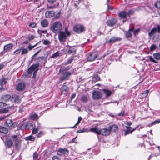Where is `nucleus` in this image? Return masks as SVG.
Listing matches in <instances>:
<instances>
[{
	"label": "nucleus",
	"mask_w": 160,
	"mask_h": 160,
	"mask_svg": "<svg viewBox=\"0 0 160 160\" xmlns=\"http://www.w3.org/2000/svg\"><path fill=\"white\" fill-rule=\"evenodd\" d=\"M68 54H72V55H74L76 54V50L74 48H72L71 49L72 47L68 45Z\"/></svg>",
	"instance_id": "4be33fe9"
},
{
	"label": "nucleus",
	"mask_w": 160,
	"mask_h": 160,
	"mask_svg": "<svg viewBox=\"0 0 160 160\" xmlns=\"http://www.w3.org/2000/svg\"><path fill=\"white\" fill-rule=\"evenodd\" d=\"M60 12H58V14L56 15L55 16V18L56 19H58L60 17Z\"/></svg>",
	"instance_id": "69168bd1"
},
{
	"label": "nucleus",
	"mask_w": 160,
	"mask_h": 160,
	"mask_svg": "<svg viewBox=\"0 0 160 160\" xmlns=\"http://www.w3.org/2000/svg\"><path fill=\"white\" fill-rule=\"evenodd\" d=\"M133 28L129 29L128 31L125 33V37L126 38H131L132 36V32H133Z\"/></svg>",
	"instance_id": "b1692460"
},
{
	"label": "nucleus",
	"mask_w": 160,
	"mask_h": 160,
	"mask_svg": "<svg viewBox=\"0 0 160 160\" xmlns=\"http://www.w3.org/2000/svg\"><path fill=\"white\" fill-rule=\"evenodd\" d=\"M45 15L48 18L52 17L55 15L54 12L53 11H47L45 13Z\"/></svg>",
	"instance_id": "412c9836"
},
{
	"label": "nucleus",
	"mask_w": 160,
	"mask_h": 160,
	"mask_svg": "<svg viewBox=\"0 0 160 160\" xmlns=\"http://www.w3.org/2000/svg\"><path fill=\"white\" fill-rule=\"evenodd\" d=\"M86 129H85V128H83L82 129H80L78 130L76 132L77 133H80L82 132H85Z\"/></svg>",
	"instance_id": "5fc2aeb1"
},
{
	"label": "nucleus",
	"mask_w": 160,
	"mask_h": 160,
	"mask_svg": "<svg viewBox=\"0 0 160 160\" xmlns=\"http://www.w3.org/2000/svg\"><path fill=\"white\" fill-rule=\"evenodd\" d=\"M73 60V57H71L69 58L67 61L65 63V64L67 65V64H69L71 63Z\"/></svg>",
	"instance_id": "09e8293b"
},
{
	"label": "nucleus",
	"mask_w": 160,
	"mask_h": 160,
	"mask_svg": "<svg viewBox=\"0 0 160 160\" xmlns=\"http://www.w3.org/2000/svg\"><path fill=\"white\" fill-rule=\"evenodd\" d=\"M25 110L26 109L24 107L22 106H20L19 107L18 112L20 113H22L23 112H24Z\"/></svg>",
	"instance_id": "a18cd8bd"
},
{
	"label": "nucleus",
	"mask_w": 160,
	"mask_h": 160,
	"mask_svg": "<svg viewBox=\"0 0 160 160\" xmlns=\"http://www.w3.org/2000/svg\"><path fill=\"white\" fill-rule=\"evenodd\" d=\"M82 120V118L81 117H78V121L75 124V125L73 126V127H72L71 128H75L76 127V126L77 125H78L80 122V121Z\"/></svg>",
	"instance_id": "37998d69"
},
{
	"label": "nucleus",
	"mask_w": 160,
	"mask_h": 160,
	"mask_svg": "<svg viewBox=\"0 0 160 160\" xmlns=\"http://www.w3.org/2000/svg\"><path fill=\"white\" fill-rule=\"evenodd\" d=\"M47 1L48 3L50 4H53L56 2V0H47Z\"/></svg>",
	"instance_id": "13d9d810"
},
{
	"label": "nucleus",
	"mask_w": 160,
	"mask_h": 160,
	"mask_svg": "<svg viewBox=\"0 0 160 160\" xmlns=\"http://www.w3.org/2000/svg\"><path fill=\"white\" fill-rule=\"evenodd\" d=\"M118 16L119 17L122 18H125L127 16V13L126 12L124 11L120 12L118 14Z\"/></svg>",
	"instance_id": "bb28decb"
},
{
	"label": "nucleus",
	"mask_w": 160,
	"mask_h": 160,
	"mask_svg": "<svg viewBox=\"0 0 160 160\" xmlns=\"http://www.w3.org/2000/svg\"><path fill=\"white\" fill-rule=\"evenodd\" d=\"M149 58V60L152 62H153L155 63L158 62V61L154 60L152 56H148Z\"/></svg>",
	"instance_id": "3c124183"
},
{
	"label": "nucleus",
	"mask_w": 160,
	"mask_h": 160,
	"mask_svg": "<svg viewBox=\"0 0 160 160\" xmlns=\"http://www.w3.org/2000/svg\"><path fill=\"white\" fill-rule=\"evenodd\" d=\"M126 127L127 128V129L124 132V135L125 136L131 133V127L128 126H126Z\"/></svg>",
	"instance_id": "2f4dec72"
},
{
	"label": "nucleus",
	"mask_w": 160,
	"mask_h": 160,
	"mask_svg": "<svg viewBox=\"0 0 160 160\" xmlns=\"http://www.w3.org/2000/svg\"><path fill=\"white\" fill-rule=\"evenodd\" d=\"M6 105V108L8 109H12V112H14L15 111L14 110V106L13 104H8L3 102H0V108H2V107Z\"/></svg>",
	"instance_id": "0eeeda50"
},
{
	"label": "nucleus",
	"mask_w": 160,
	"mask_h": 160,
	"mask_svg": "<svg viewBox=\"0 0 160 160\" xmlns=\"http://www.w3.org/2000/svg\"><path fill=\"white\" fill-rule=\"evenodd\" d=\"M30 117V118L32 120H36L38 118V116L35 113L31 114Z\"/></svg>",
	"instance_id": "4c0bfd02"
},
{
	"label": "nucleus",
	"mask_w": 160,
	"mask_h": 160,
	"mask_svg": "<svg viewBox=\"0 0 160 160\" xmlns=\"http://www.w3.org/2000/svg\"><path fill=\"white\" fill-rule=\"evenodd\" d=\"M22 48H23V47H21L20 49H18L16 50L14 52H13V54L14 55H17V54H19L21 50L22 49Z\"/></svg>",
	"instance_id": "49530a36"
},
{
	"label": "nucleus",
	"mask_w": 160,
	"mask_h": 160,
	"mask_svg": "<svg viewBox=\"0 0 160 160\" xmlns=\"http://www.w3.org/2000/svg\"><path fill=\"white\" fill-rule=\"evenodd\" d=\"M8 131V129L6 128L0 126V132L4 134H7Z\"/></svg>",
	"instance_id": "a878e982"
},
{
	"label": "nucleus",
	"mask_w": 160,
	"mask_h": 160,
	"mask_svg": "<svg viewBox=\"0 0 160 160\" xmlns=\"http://www.w3.org/2000/svg\"><path fill=\"white\" fill-rule=\"evenodd\" d=\"M154 6L157 8L160 9V1H156L154 4Z\"/></svg>",
	"instance_id": "c03bdc74"
},
{
	"label": "nucleus",
	"mask_w": 160,
	"mask_h": 160,
	"mask_svg": "<svg viewBox=\"0 0 160 160\" xmlns=\"http://www.w3.org/2000/svg\"><path fill=\"white\" fill-rule=\"evenodd\" d=\"M9 111H11L12 112V109H7V108L4 109H0V114L6 113L8 112Z\"/></svg>",
	"instance_id": "72a5a7b5"
},
{
	"label": "nucleus",
	"mask_w": 160,
	"mask_h": 160,
	"mask_svg": "<svg viewBox=\"0 0 160 160\" xmlns=\"http://www.w3.org/2000/svg\"><path fill=\"white\" fill-rule=\"evenodd\" d=\"M51 43V42L47 40H45L43 41V44L45 45H48Z\"/></svg>",
	"instance_id": "603ef678"
},
{
	"label": "nucleus",
	"mask_w": 160,
	"mask_h": 160,
	"mask_svg": "<svg viewBox=\"0 0 160 160\" xmlns=\"http://www.w3.org/2000/svg\"><path fill=\"white\" fill-rule=\"evenodd\" d=\"M58 38L59 41L64 42L66 41L67 38V36L65 32L60 31L58 32Z\"/></svg>",
	"instance_id": "423d86ee"
},
{
	"label": "nucleus",
	"mask_w": 160,
	"mask_h": 160,
	"mask_svg": "<svg viewBox=\"0 0 160 160\" xmlns=\"http://www.w3.org/2000/svg\"><path fill=\"white\" fill-rule=\"evenodd\" d=\"M92 97L94 99H98L102 97V94L99 91H94L92 93Z\"/></svg>",
	"instance_id": "f8f14e48"
},
{
	"label": "nucleus",
	"mask_w": 160,
	"mask_h": 160,
	"mask_svg": "<svg viewBox=\"0 0 160 160\" xmlns=\"http://www.w3.org/2000/svg\"><path fill=\"white\" fill-rule=\"evenodd\" d=\"M41 50V49H40L38 51L36 52L35 54H34L32 57V59H34L35 57H36V56L38 55V54L40 52Z\"/></svg>",
	"instance_id": "6e6d98bb"
},
{
	"label": "nucleus",
	"mask_w": 160,
	"mask_h": 160,
	"mask_svg": "<svg viewBox=\"0 0 160 160\" xmlns=\"http://www.w3.org/2000/svg\"><path fill=\"white\" fill-rule=\"evenodd\" d=\"M11 137L13 139V140L14 141H15V140L17 138H19L17 137L18 136L16 135H13Z\"/></svg>",
	"instance_id": "e2e57ef3"
},
{
	"label": "nucleus",
	"mask_w": 160,
	"mask_h": 160,
	"mask_svg": "<svg viewBox=\"0 0 160 160\" xmlns=\"http://www.w3.org/2000/svg\"><path fill=\"white\" fill-rule=\"evenodd\" d=\"M1 100L2 101L6 102L10 101L12 102L10 104H13V102L19 103L20 102L18 96L16 95H13L12 96L9 94L4 95L1 97Z\"/></svg>",
	"instance_id": "f257e3e1"
},
{
	"label": "nucleus",
	"mask_w": 160,
	"mask_h": 160,
	"mask_svg": "<svg viewBox=\"0 0 160 160\" xmlns=\"http://www.w3.org/2000/svg\"><path fill=\"white\" fill-rule=\"evenodd\" d=\"M154 58L157 60H160V53H154L153 55Z\"/></svg>",
	"instance_id": "f704fd0d"
},
{
	"label": "nucleus",
	"mask_w": 160,
	"mask_h": 160,
	"mask_svg": "<svg viewBox=\"0 0 160 160\" xmlns=\"http://www.w3.org/2000/svg\"><path fill=\"white\" fill-rule=\"evenodd\" d=\"M38 131V129L36 128H34L32 130V133L33 134H36Z\"/></svg>",
	"instance_id": "052dcab7"
},
{
	"label": "nucleus",
	"mask_w": 160,
	"mask_h": 160,
	"mask_svg": "<svg viewBox=\"0 0 160 160\" xmlns=\"http://www.w3.org/2000/svg\"><path fill=\"white\" fill-rule=\"evenodd\" d=\"M92 81H99L100 80V78L98 74H94L93 76Z\"/></svg>",
	"instance_id": "c9c22d12"
},
{
	"label": "nucleus",
	"mask_w": 160,
	"mask_h": 160,
	"mask_svg": "<svg viewBox=\"0 0 160 160\" xmlns=\"http://www.w3.org/2000/svg\"><path fill=\"white\" fill-rule=\"evenodd\" d=\"M36 25V23L34 22H31L29 24V26L31 28H35Z\"/></svg>",
	"instance_id": "ea45409f"
},
{
	"label": "nucleus",
	"mask_w": 160,
	"mask_h": 160,
	"mask_svg": "<svg viewBox=\"0 0 160 160\" xmlns=\"http://www.w3.org/2000/svg\"><path fill=\"white\" fill-rule=\"evenodd\" d=\"M8 79V78H2L0 79V85L3 86L7 82V81Z\"/></svg>",
	"instance_id": "c85d7f7f"
},
{
	"label": "nucleus",
	"mask_w": 160,
	"mask_h": 160,
	"mask_svg": "<svg viewBox=\"0 0 160 160\" xmlns=\"http://www.w3.org/2000/svg\"><path fill=\"white\" fill-rule=\"evenodd\" d=\"M36 46V45H35L33 46H32L29 44L28 46V48L29 49V50H30L32 49L33 48L35 47Z\"/></svg>",
	"instance_id": "680f3d73"
},
{
	"label": "nucleus",
	"mask_w": 160,
	"mask_h": 160,
	"mask_svg": "<svg viewBox=\"0 0 160 160\" xmlns=\"http://www.w3.org/2000/svg\"><path fill=\"white\" fill-rule=\"evenodd\" d=\"M25 87V85L23 82L19 83L16 87V89L18 91H22L24 89Z\"/></svg>",
	"instance_id": "ddd939ff"
},
{
	"label": "nucleus",
	"mask_w": 160,
	"mask_h": 160,
	"mask_svg": "<svg viewBox=\"0 0 160 160\" xmlns=\"http://www.w3.org/2000/svg\"><path fill=\"white\" fill-rule=\"evenodd\" d=\"M5 142V144L8 148H10L12 146L13 142L10 139L8 138L6 139Z\"/></svg>",
	"instance_id": "5701e85b"
},
{
	"label": "nucleus",
	"mask_w": 160,
	"mask_h": 160,
	"mask_svg": "<svg viewBox=\"0 0 160 160\" xmlns=\"http://www.w3.org/2000/svg\"><path fill=\"white\" fill-rule=\"evenodd\" d=\"M103 91L107 97L110 96L112 93V92L111 91L107 89H104Z\"/></svg>",
	"instance_id": "c756f323"
},
{
	"label": "nucleus",
	"mask_w": 160,
	"mask_h": 160,
	"mask_svg": "<svg viewBox=\"0 0 160 160\" xmlns=\"http://www.w3.org/2000/svg\"><path fill=\"white\" fill-rule=\"evenodd\" d=\"M95 132L98 135H100L101 134V130H99L97 128V130H96Z\"/></svg>",
	"instance_id": "bf43d9fd"
},
{
	"label": "nucleus",
	"mask_w": 160,
	"mask_h": 160,
	"mask_svg": "<svg viewBox=\"0 0 160 160\" xmlns=\"http://www.w3.org/2000/svg\"><path fill=\"white\" fill-rule=\"evenodd\" d=\"M40 23L41 26L44 28H47L48 26L49 22L47 19H44L41 21Z\"/></svg>",
	"instance_id": "a211bd4d"
},
{
	"label": "nucleus",
	"mask_w": 160,
	"mask_h": 160,
	"mask_svg": "<svg viewBox=\"0 0 160 160\" xmlns=\"http://www.w3.org/2000/svg\"><path fill=\"white\" fill-rule=\"evenodd\" d=\"M52 160H59V158L56 156H54L52 158Z\"/></svg>",
	"instance_id": "774afa93"
},
{
	"label": "nucleus",
	"mask_w": 160,
	"mask_h": 160,
	"mask_svg": "<svg viewBox=\"0 0 160 160\" xmlns=\"http://www.w3.org/2000/svg\"><path fill=\"white\" fill-rule=\"evenodd\" d=\"M139 31V29H137L136 30H135L133 32V33L135 35L136 34H137Z\"/></svg>",
	"instance_id": "0e129e2a"
},
{
	"label": "nucleus",
	"mask_w": 160,
	"mask_h": 160,
	"mask_svg": "<svg viewBox=\"0 0 160 160\" xmlns=\"http://www.w3.org/2000/svg\"><path fill=\"white\" fill-rule=\"evenodd\" d=\"M15 143V147L18 148H19L21 146V140L19 138H17L14 141Z\"/></svg>",
	"instance_id": "393cba45"
},
{
	"label": "nucleus",
	"mask_w": 160,
	"mask_h": 160,
	"mask_svg": "<svg viewBox=\"0 0 160 160\" xmlns=\"http://www.w3.org/2000/svg\"><path fill=\"white\" fill-rule=\"evenodd\" d=\"M59 72L61 74L60 80L61 82L64 80L68 79L72 74L71 72L64 71L62 69L60 70Z\"/></svg>",
	"instance_id": "20e7f679"
},
{
	"label": "nucleus",
	"mask_w": 160,
	"mask_h": 160,
	"mask_svg": "<svg viewBox=\"0 0 160 160\" xmlns=\"http://www.w3.org/2000/svg\"><path fill=\"white\" fill-rule=\"evenodd\" d=\"M160 123V119H158L152 122L151 123L148 124V127H150L152 125L157 124H158Z\"/></svg>",
	"instance_id": "7c9ffc66"
},
{
	"label": "nucleus",
	"mask_w": 160,
	"mask_h": 160,
	"mask_svg": "<svg viewBox=\"0 0 160 160\" xmlns=\"http://www.w3.org/2000/svg\"><path fill=\"white\" fill-rule=\"evenodd\" d=\"M84 27L81 24H77L75 25L73 28V31L77 33H80L84 31Z\"/></svg>",
	"instance_id": "39448f33"
},
{
	"label": "nucleus",
	"mask_w": 160,
	"mask_h": 160,
	"mask_svg": "<svg viewBox=\"0 0 160 160\" xmlns=\"http://www.w3.org/2000/svg\"><path fill=\"white\" fill-rule=\"evenodd\" d=\"M117 19L115 18H112L111 19L108 20L106 24L108 26L110 27H112L115 25L117 22Z\"/></svg>",
	"instance_id": "6e6552de"
},
{
	"label": "nucleus",
	"mask_w": 160,
	"mask_h": 160,
	"mask_svg": "<svg viewBox=\"0 0 160 160\" xmlns=\"http://www.w3.org/2000/svg\"><path fill=\"white\" fill-rule=\"evenodd\" d=\"M35 139V137L32 135H30L25 138V139L26 140H30L32 141H34Z\"/></svg>",
	"instance_id": "473e14b6"
},
{
	"label": "nucleus",
	"mask_w": 160,
	"mask_h": 160,
	"mask_svg": "<svg viewBox=\"0 0 160 160\" xmlns=\"http://www.w3.org/2000/svg\"><path fill=\"white\" fill-rule=\"evenodd\" d=\"M98 54H95L93 52H90L89 53V55L87 58V61H92L94 60L97 58Z\"/></svg>",
	"instance_id": "1a4fd4ad"
},
{
	"label": "nucleus",
	"mask_w": 160,
	"mask_h": 160,
	"mask_svg": "<svg viewBox=\"0 0 160 160\" xmlns=\"http://www.w3.org/2000/svg\"><path fill=\"white\" fill-rule=\"evenodd\" d=\"M149 92V90H147L144 91L142 93V96L143 97H146L148 95Z\"/></svg>",
	"instance_id": "a19ab883"
},
{
	"label": "nucleus",
	"mask_w": 160,
	"mask_h": 160,
	"mask_svg": "<svg viewBox=\"0 0 160 160\" xmlns=\"http://www.w3.org/2000/svg\"><path fill=\"white\" fill-rule=\"evenodd\" d=\"M59 55V52H57L55 53H53L52 56L51 57V58H55L57 57Z\"/></svg>",
	"instance_id": "de8ad7c7"
},
{
	"label": "nucleus",
	"mask_w": 160,
	"mask_h": 160,
	"mask_svg": "<svg viewBox=\"0 0 160 160\" xmlns=\"http://www.w3.org/2000/svg\"><path fill=\"white\" fill-rule=\"evenodd\" d=\"M35 37L33 35H31L28 38V40L29 41H30L33 40L34 38Z\"/></svg>",
	"instance_id": "4d7b16f0"
},
{
	"label": "nucleus",
	"mask_w": 160,
	"mask_h": 160,
	"mask_svg": "<svg viewBox=\"0 0 160 160\" xmlns=\"http://www.w3.org/2000/svg\"><path fill=\"white\" fill-rule=\"evenodd\" d=\"M6 125L8 127H11L13 125L11 119H8L5 122Z\"/></svg>",
	"instance_id": "cd10ccee"
},
{
	"label": "nucleus",
	"mask_w": 160,
	"mask_h": 160,
	"mask_svg": "<svg viewBox=\"0 0 160 160\" xmlns=\"http://www.w3.org/2000/svg\"><path fill=\"white\" fill-rule=\"evenodd\" d=\"M96 130H97V128H92L90 129V131L94 132H95Z\"/></svg>",
	"instance_id": "338daca9"
},
{
	"label": "nucleus",
	"mask_w": 160,
	"mask_h": 160,
	"mask_svg": "<svg viewBox=\"0 0 160 160\" xmlns=\"http://www.w3.org/2000/svg\"><path fill=\"white\" fill-rule=\"evenodd\" d=\"M109 129L110 131H111L115 132L118 130V127L116 124H113L109 127Z\"/></svg>",
	"instance_id": "aec40b11"
},
{
	"label": "nucleus",
	"mask_w": 160,
	"mask_h": 160,
	"mask_svg": "<svg viewBox=\"0 0 160 160\" xmlns=\"http://www.w3.org/2000/svg\"><path fill=\"white\" fill-rule=\"evenodd\" d=\"M134 12V10H129L127 13V15L129 16L132 15Z\"/></svg>",
	"instance_id": "864d4df0"
},
{
	"label": "nucleus",
	"mask_w": 160,
	"mask_h": 160,
	"mask_svg": "<svg viewBox=\"0 0 160 160\" xmlns=\"http://www.w3.org/2000/svg\"><path fill=\"white\" fill-rule=\"evenodd\" d=\"M13 45L12 43H10L5 45L4 47V49L6 52L10 51L12 49Z\"/></svg>",
	"instance_id": "dca6fc26"
},
{
	"label": "nucleus",
	"mask_w": 160,
	"mask_h": 160,
	"mask_svg": "<svg viewBox=\"0 0 160 160\" xmlns=\"http://www.w3.org/2000/svg\"><path fill=\"white\" fill-rule=\"evenodd\" d=\"M62 94H65L68 91V88L66 85H63L61 88Z\"/></svg>",
	"instance_id": "6ab92c4d"
},
{
	"label": "nucleus",
	"mask_w": 160,
	"mask_h": 160,
	"mask_svg": "<svg viewBox=\"0 0 160 160\" xmlns=\"http://www.w3.org/2000/svg\"><path fill=\"white\" fill-rule=\"evenodd\" d=\"M121 39L119 38L113 37L107 41L108 43H114L116 42L120 41Z\"/></svg>",
	"instance_id": "4468645a"
},
{
	"label": "nucleus",
	"mask_w": 160,
	"mask_h": 160,
	"mask_svg": "<svg viewBox=\"0 0 160 160\" xmlns=\"http://www.w3.org/2000/svg\"><path fill=\"white\" fill-rule=\"evenodd\" d=\"M157 32L158 33H160V25H157V28H154L151 30L150 32L149 33L148 35L150 37L151 36L154 34L156 33Z\"/></svg>",
	"instance_id": "9b49d317"
},
{
	"label": "nucleus",
	"mask_w": 160,
	"mask_h": 160,
	"mask_svg": "<svg viewBox=\"0 0 160 160\" xmlns=\"http://www.w3.org/2000/svg\"><path fill=\"white\" fill-rule=\"evenodd\" d=\"M157 48V47L155 44H152L150 47V50L152 51L155 50Z\"/></svg>",
	"instance_id": "79ce46f5"
},
{
	"label": "nucleus",
	"mask_w": 160,
	"mask_h": 160,
	"mask_svg": "<svg viewBox=\"0 0 160 160\" xmlns=\"http://www.w3.org/2000/svg\"><path fill=\"white\" fill-rule=\"evenodd\" d=\"M68 152V150L66 148L60 149L57 152V154L58 155L61 156L64 154H67Z\"/></svg>",
	"instance_id": "f3484780"
},
{
	"label": "nucleus",
	"mask_w": 160,
	"mask_h": 160,
	"mask_svg": "<svg viewBox=\"0 0 160 160\" xmlns=\"http://www.w3.org/2000/svg\"><path fill=\"white\" fill-rule=\"evenodd\" d=\"M30 126L33 128V125L31 123H28L27 122H25L22 124L19 128V129L23 130L25 129H29Z\"/></svg>",
	"instance_id": "9d476101"
},
{
	"label": "nucleus",
	"mask_w": 160,
	"mask_h": 160,
	"mask_svg": "<svg viewBox=\"0 0 160 160\" xmlns=\"http://www.w3.org/2000/svg\"><path fill=\"white\" fill-rule=\"evenodd\" d=\"M81 100L83 103H86L88 101L87 97L84 95L82 96Z\"/></svg>",
	"instance_id": "e433bc0d"
},
{
	"label": "nucleus",
	"mask_w": 160,
	"mask_h": 160,
	"mask_svg": "<svg viewBox=\"0 0 160 160\" xmlns=\"http://www.w3.org/2000/svg\"><path fill=\"white\" fill-rule=\"evenodd\" d=\"M62 28V25L60 21H56L53 23L51 26L50 29L55 33H58L61 31Z\"/></svg>",
	"instance_id": "7ed1b4c3"
},
{
	"label": "nucleus",
	"mask_w": 160,
	"mask_h": 160,
	"mask_svg": "<svg viewBox=\"0 0 160 160\" xmlns=\"http://www.w3.org/2000/svg\"><path fill=\"white\" fill-rule=\"evenodd\" d=\"M33 160H39V159L38 158V155L36 152L33 153Z\"/></svg>",
	"instance_id": "58836bf2"
},
{
	"label": "nucleus",
	"mask_w": 160,
	"mask_h": 160,
	"mask_svg": "<svg viewBox=\"0 0 160 160\" xmlns=\"http://www.w3.org/2000/svg\"><path fill=\"white\" fill-rule=\"evenodd\" d=\"M110 133V131L109 129L103 128L101 129V134L103 136H107Z\"/></svg>",
	"instance_id": "2eb2a0df"
},
{
	"label": "nucleus",
	"mask_w": 160,
	"mask_h": 160,
	"mask_svg": "<svg viewBox=\"0 0 160 160\" xmlns=\"http://www.w3.org/2000/svg\"><path fill=\"white\" fill-rule=\"evenodd\" d=\"M39 65V63L33 64L28 69L27 72L24 75L26 76H30L33 72L32 78H35L36 76L37 72L38 70V68Z\"/></svg>",
	"instance_id": "f03ea898"
},
{
	"label": "nucleus",
	"mask_w": 160,
	"mask_h": 160,
	"mask_svg": "<svg viewBox=\"0 0 160 160\" xmlns=\"http://www.w3.org/2000/svg\"><path fill=\"white\" fill-rule=\"evenodd\" d=\"M22 51L21 53L22 55L27 53L28 52V50L27 48L22 49Z\"/></svg>",
	"instance_id": "8fccbe9b"
}]
</instances>
